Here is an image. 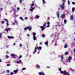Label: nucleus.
Instances as JSON below:
<instances>
[{
	"label": "nucleus",
	"instance_id": "nucleus-1",
	"mask_svg": "<svg viewBox=\"0 0 75 75\" xmlns=\"http://www.w3.org/2000/svg\"><path fill=\"white\" fill-rule=\"evenodd\" d=\"M59 71H60V73L61 74H64V75H70V74L68 73V72H67L66 70H64V71H61V68L60 67L59 69Z\"/></svg>",
	"mask_w": 75,
	"mask_h": 75
},
{
	"label": "nucleus",
	"instance_id": "nucleus-2",
	"mask_svg": "<svg viewBox=\"0 0 75 75\" xmlns=\"http://www.w3.org/2000/svg\"><path fill=\"white\" fill-rule=\"evenodd\" d=\"M38 49V50H41V46L38 47L37 46L36 47H35V48L34 51L33 53V54H34L37 52V49Z\"/></svg>",
	"mask_w": 75,
	"mask_h": 75
},
{
	"label": "nucleus",
	"instance_id": "nucleus-3",
	"mask_svg": "<svg viewBox=\"0 0 75 75\" xmlns=\"http://www.w3.org/2000/svg\"><path fill=\"white\" fill-rule=\"evenodd\" d=\"M46 23H44L43 24V26H41L40 27V28H41V30L42 31H43L45 28H47L46 26Z\"/></svg>",
	"mask_w": 75,
	"mask_h": 75
},
{
	"label": "nucleus",
	"instance_id": "nucleus-4",
	"mask_svg": "<svg viewBox=\"0 0 75 75\" xmlns=\"http://www.w3.org/2000/svg\"><path fill=\"white\" fill-rule=\"evenodd\" d=\"M63 3H62V5L61 4L60 5V7L62 9V10L64 9V6H65V0H62Z\"/></svg>",
	"mask_w": 75,
	"mask_h": 75
},
{
	"label": "nucleus",
	"instance_id": "nucleus-5",
	"mask_svg": "<svg viewBox=\"0 0 75 75\" xmlns=\"http://www.w3.org/2000/svg\"><path fill=\"white\" fill-rule=\"evenodd\" d=\"M32 28V27L31 26H29L28 27H27L26 28H24V30H25V31H26V30H27V29H28L29 30V31H31V29Z\"/></svg>",
	"mask_w": 75,
	"mask_h": 75
},
{
	"label": "nucleus",
	"instance_id": "nucleus-6",
	"mask_svg": "<svg viewBox=\"0 0 75 75\" xmlns=\"http://www.w3.org/2000/svg\"><path fill=\"white\" fill-rule=\"evenodd\" d=\"M34 4H32L30 5V9L29 10V11H33L35 8V7H33V6H34Z\"/></svg>",
	"mask_w": 75,
	"mask_h": 75
},
{
	"label": "nucleus",
	"instance_id": "nucleus-7",
	"mask_svg": "<svg viewBox=\"0 0 75 75\" xmlns=\"http://www.w3.org/2000/svg\"><path fill=\"white\" fill-rule=\"evenodd\" d=\"M71 59H72V57H71V56H69L67 59V62H70L71 61H70V60H71Z\"/></svg>",
	"mask_w": 75,
	"mask_h": 75
},
{
	"label": "nucleus",
	"instance_id": "nucleus-8",
	"mask_svg": "<svg viewBox=\"0 0 75 75\" xmlns=\"http://www.w3.org/2000/svg\"><path fill=\"white\" fill-rule=\"evenodd\" d=\"M11 30V28H6L5 29V31H7V32H8V31H10Z\"/></svg>",
	"mask_w": 75,
	"mask_h": 75
},
{
	"label": "nucleus",
	"instance_id": "nucleus-9",
	"mask_svg": "<svg viewBox=\"0 0 75 75\" xmlns=\"http://www.w3.org/2000/svg\"><path fill=\"white\" fill-rule=\"evenodd\" d=\"M40 16L36 15L35 16V18H36V19H39L40 18Z\"/></svg>",
	"mask_w": 75,
	"mask_h": 75
},
{
	"label": "nucleus",
	"instance_id": "nucleus-10",
	"mask_svg": "<svg viewBox=\"0 0 75 75\" xmlns=\"http://www.w3.org/2000/svg\"><path fill=\"white\" fill-rule=\"evenodd\" d=\"M4 20H5V21H6V25H8V20H7V19H4Z\"/></svg>",
	"mask_w": 75,
	"mask_h": 75
},
{
	"label": "nucleus",
	"instance_id": "nucleus-11",
	"mask_svg": "<svg viewBox=\"0 0 75 75\" xmlns=\"http://www.w3.org/2000/svg\"><path fill=\"white\" fill-rule=\"evenodd\" d=\"M39 75H45V74H44V73L42 72H39L38 73Z\"/></svg>",
	"mask_w": 75,
	"mask_h": 75
},
{
	"label": "nucleus",
	"instance_id": "nucleus-12",
	"mask_svg": "<svg viewBox=\"0 0 75 75\" xmlns=\"http://www.w3.org/2000/svg\"><path fill=\"white\" fill-rule=\"evenodd\" d=\"M33 39L34 41H35L37 40V37L35 36H33Z\"/></svg>",
	"mask_w": 75,
	"mask_h": 75
},
{
	"label": "nucleus",
	"instance_id": "nucleus-13",
	"mask_svg": "<svg viewBox=\"0 0 75 75\" xmlns=\"http://www.w3.org/2000/svg\"><path fill=\"white\" fill-rule=\"evenodd\" d=\"M8 38H9V39H12V38H13L14 37L13 36L11 37L10 36H8Z\"/></svg>",
	"mask_w": 75,
	"mask_h": 75
},
{
	"label": "nucleus",
	"instance_id": "nucleus-14",
	"mask_svg": "<svg viewBox=\"0 0 75 75\" xmlns=\"http://www.w3.org/2000/svg\"><path fill=\"white\" fill-rule=\"evenodd\" d=\"M59 11H57V16L58 18H59Z\"/></svg>",
	"mask_w": 75,
	"mask_h": 75
},
{
	"label": "nucleus",
	"instance_id": "nucleus-15",
	"mask_svg": "<svg viewBox=\"0 0 75 75\" xmlns=\"http://www.w3.org/2000/svg\"><path fill=\"white\" fill-rule=\"evenodd\" d=\"M21 62V60H18L16 62V63H17V64H20Z\"/></svg>",
	"mask_w": 75,
	"mask_h": 75
},
{
	"label": "nucleus",
	"instance_id": "nucleus-16",
	"mask_svg": "<svg viewBox=\"0 0 75 75\" xmlns=\"http://www.w3.org/2000/svg\"><path fill=\"white\" fill-rule=\"evenodd\" d=\"M64 17H65V14H62L61 16V18H64Z\"/></svg>",
	"mask_w": 75,
	"mask_h": 75
},
{
	"label": "nucleus",
	"instance_id": "nucleus-17",
	"mask_svg": "<svg viewBox=\"0 0 75 75\" xmlns=\"http://www.w3.org/2000/svg\"><path fill=\"white\" fill-rule=\"evenodd\" d=\"M17 72H18V70H14L13 71V72L14 74H16Z\"/></svg>",
	"mask_w": 75,
	"mask_h": 75
},
{
	"label": "nucleus",
	"instance_id": "nucleus-18",
	"mask_svg": "<svg viewBox=\"0 0 75 75\" xmlns=\"http://www.w3.org/2000/svg\"><path fill=\"white\" fill-rule=\"evenodd\" d=\"M50 22H47V25H48L47 26V27H49L50 25Z\"/></svg>",
	"mask_w": 75,
	"mask_h": 75
},
{
	"label": "nucleus",
	"instance_id": "nucleus-19",
	"mask_svg": "<svg viewBox=\"0 0 75 75\" xmlns=\"http://www.w3.org/2000/svg\"><path fill=\"white\" fill-rule=\"evenodd\" d=\"M73 16L72 15H71L70 17V20H73Z\"/></svg>",
	"mask_w": 75,
	"mask_h": 75
},
{
	"label": "nucleus",
	"instance_id": "nucleus-20",
	"mask_svg": "<svg viewBox=\"0 0 75 75\" xmlns=\"http://www.w3.org/2000/svg\"><path fill=\"white\" fill-rule=\"evenodd\" d=\"M11 57H14L15 56V54H11Z\"/></svg>",
	"mask_w": 75,
	"mask_h": 75
},
{
	"label": "nucleus",
	"instance_id": "nucleus-21",
	"mask_svg": "<svg viewBox=\"0 0 75 75\" xmlns=\"http://www.w3.org/2000/svg\"><path fill=\"white\" fill-rule=\"evenodd\" d=\"M42 1L43 2V4H47V3L46 2H45V0H42Z\"/></svg>",
	"mask_w": 75,
	"mask_h": 75
},
{
	"label": "nucleus",
	"instance_id": "nucleus-22",
	"mask_svg": "<svg viewBox=\"0 0 75 75\" xmlns=\"http://www.w3.org/2000/svg\"><path fill=\"white\" fill-rule=\"evenodd\" d=\"M19 19H20V20H22V21H24V19L22 17H20Z\"/></svg>",
	"mask_w": 75,
	"mask_h": 75
},
{
	"label": "nucleus",
	"instance_id": "nucleus-23",
	"mask_svg": "<svg viewBox=\"0 0 75 75\" xmlns=\"http://www.w3.org/2000/svg\"><path fill=\"white\" fill-rule=\"evenodd\" d=\"M68 52H65V55H68Z\"/></svg>",
	"mask_w": 75,
	"mask_h": 75
},
{
	"label": "nucleus",
	"instance_id": "nucleus-24",
	"mask_svg": "<svg viewBox=\"0 0 75 75\" xmlns=\"http://www.w3.org/2000/svg\"><path fill=\"white\" fill-rule=\"evenodd\" d=\"M75 11V8L74 7H73L72 8V11L73 12H74V11Z\"/></svg>",
	"mask_w": 75,
	"mask_h": 75
},
{
	"label": "nucleus",
	"instance_id": "nucleus-25",
	"mask_svg": "<svg viewBox=\"0 0 75 75\" xmlns=\"http://www.w3.org/2000/svg\"><path fill=\"white\" fill-rule=\"evenodd\" d=\"M33 36H35V35H36V33L34 32H33Z\"/></svg>",
	"mask_w": 75,
	"mask_h": 75
},
{
	"label": "nucleus",
	"instance_id": "nucleus-26",
	"mask_svg": "<svg viewBox=\"0 0 75 75\" xmlns=\"http://www.w3.org/2000/svg\"><path fill=\"white\" fill-rule=\"evenodd\" d=\"M61 61H62V59H64V57H63V56H61Z\"/></svg>",
	"mask_w": 75,
	"mask_h": 75
},
{
	"label": "nucleus",
	"instance_id": "nucleus-27",
	"mask_svg": "<svg viewBox=\"0 0 75 75\" xmlns=\"http://www.w3.org/2000/svg\"><path fill=\"white\" fill-rule=\"evenodd\" d=\"M22 0L23 1H24V0H19V3H20V4H21V3H22Z\"/></svg>",
	"mask_w": 75,
	"mask_h": 75
},
{
	"label": "nucleus",
	"instance_id": "nucleus-28",
	"mask_svg": "<svg viewBox=\"0 0 75 75\" xmlns=\"http://www.w3.org/2000/svg\"><path fill=\"white\" fill-rule=\"evenodd\" d=\"M64 24H66V23H67V20L66 19H65L64 21Z\"/></svg>",
	"mask_w": 75,
	"mask_h": 75
},
{
	"label": "nucleus",
	"instance_id": "nucleus-29",
	"mask_svg": "<svg viewBox=\"0 0 75 75\" xmlns=\"http://www.w3.org/2000/svg\"><path fill=\"white\" fill-rule=\"evenodd\" d=\"M67 45H65L64 46V47L65 48H67Z\"/></svg>",
	"mask_w": 75,
	"mask_h": 75
},
{
	"label": "nucleus",
	"instance_id": "nucleus-30",
	"mask_svg": "<svg viewBox=\"0 0 75 75\" xmlns=\"http://www.w3.org/2000/svg\"><path fill=\"white\" fill-rule=\"evenodd\" d=\"M14 22L16 24H17V21H16V20H15L14 21Z\"/></svg>",
	"mask_w": 75,
	"mask_h": 75
},
{
	"label": "nucleus",
	"instance_id": "nucleus-31",
	"mask_svg": "<svg viewBox=\"0 0 75 75\" xmlns=\"http://www.w3.org/2000/svg\"><path fill=\"white\" fill-rule=\"evenodd\" d=\"M42 37H43V38H45V35L43 34L42 35Z\"/></svg>",
	"mask_w": 75,
	"mask_h": 75
},
{
	"label": "nucleus",
	"instance_id": "nucleus-32",
	"mask_svg": "<svg viewBox=\"0 0 75 75\" xmlns=\"http://www.w3.org/2000/svg\"><path fill=\"white\" fill-rule=\"evenodd\" d=\"M1 35H2V33H0V40L1 38Z\"/></svg>",
	"mask_w": 75,
	"mask_h": 75
},
{
	"label": "nucleus",
	"instance_id": "nucleus-33",
	"mask_svg": "<svg viewBox=\"0 0 75 75\" xmlns=\"http://www.w3.org/2000/svg\"><path fill=\"white\" fill-rule=\"evenodd\" d=\"M16 13H13V17H15L16 16Z\"/></svg>",
	"mask_w": 75,
	"mask_h": 75
},
{
	"label": "nucleus",
	"instance_id": "nucleus-34",
	"mask_svg": "<svg viewBox=\"0 0 75 75\" xmlns=\"http://www.w3.org/2000/svg\"><path fill=\"white\" fill-rule=\"evenodd\" d=\"M19 46H20V47H23V45H22V44L21 43L19 44Z\"/></svg>",
	"mask_w": 75,
	"mask_h": 75
},
{
	"label": "nucleus",
	"instance_id": "nucleus-35",
	"mask_svg": "<svg viewBox=\"0 0 75 75\" xmlns=\"http://www.w3.org/2000/svg\"><path fill=\"white\" fill-rule=\"evenodd\" d=\"M45 45H47V42H45Z\"/></svg>",
	"mask_w": 75,
	"mask_h": 75
},
{
	"label": "nucleus",
	"instance_id": "nucleus-36",
	"mask_svg": "<svg viewBox=\"0 0 75 75\" xmlns=\"http://www.w3.org/2000/svg\"><path fill=\"white\" fill-rule=\"evenodd\" d=\"M24 19H25V20H27V19H28V17H25L24 18Z\"/></svg>",
	"mask_w": 75,
	"mask_h": 75
},
{
	"label": "nucleus",
	"instance_id": "nucleus-37",
	"mask_svg": "<svg viewBox=\"0 0 75 75\" xmlns=\"http://www.w3.org/2000/svg\"><path fill=\"white\" fill-rule=\"evenodd\" d=\"M26 69V68H23L22 69V70H25Z\"/></svg>",
	"mask_w": 75,
	"mask_h": 75
},
{
	"label": "nucleus",
	"instance_id": "nucleus-38",
	"mask_svg": "<svg viewBox=\"0 0 75 75\" xmlns=\"http://www.w3.org/2000/svg\"><path fill=\"white\" fill-rule=\"evenodd\" d=\"M36 66L37 68H40V66H39V65H36Z\"/></svg>",
	"mask_w": 75,
	"mask_h": 75
},
{
	"label": "nucleus",
	"instance_id": "nucleus-39",
	"mask_svg": "<svg viewBox=\"0 0 75 75\" xmlns=\"http://www.w3.org/2000/svg\"><path fill=\"white\" fill-rule=\"evenodd\" d=\"M68 3L69 5L70 4V3L69 2V1L68 0Z\"/></svg>",
	"mask_w": 75,
	"mask_h": 75
},
{
	"label": "nucleus",
	"instance_id": "nucleus-40",
	"mask_svg": "<svg viewBox=\"0 0 75 75\" xmlns=\"http://www.w3.org/2000/svg\"><path fill=\"white\" fill-rule=\"evenodd\" d=\"M5 57H6V58H9V57H8V55H6V56H5Z\"/></svg>",
	"mask_w": 75,
	"mask_h": 75
},
{
	"label": "nucleus",
	"instance_id": "nucleus-41",
	"mask_svg": "<svg viewBox=\"0 0 75 75\" xmlns=\"http://www.w3.org/2000/svg\"><path fill=\"white\" fill-rule=\"evenodd\" d=\"M72 4H73V5H74V4H75V2H72Z\"/></svg>",
	"mask_w": 75,
	"mask_h": 75
},
{
	"label": "nucleus",
	"instance_id": "nucleus-42",
	"mask_svg": "<svg viewBox=\"0 0 75 75\" xmlns=\"http://www.w3.org/2000/svg\"><path fill=\"white\" fill-rule=\"evenodd\" d=\"M2 10H3V8H0V11H2Z\"/></svg>",
	"mask_w": 75,
	"mask_h": 75
},
{
	"label": "nucleus",
	"instance_id": "nucleus-43",
	"mask_svg": "<svg viewBox=\"0 0 75 75\" xmlns=\"http://www.w3.org/2000/svg\"><path fill=\"white\" fill-rule=\"evenodd\" d=\"M6 72H7V73H9V72H10V71H9V70H7Z\"/></svg>",
	"mask_w": 75,
	"mask_h": 75
},
{
	"label": "nucleus",
	"instance_id": "nucleus-44",
	"mask_svg": "<svg viewBox=\"0 0 75 75\" xmlns=\"http://www.w3.org/2000/svg\"><path fill=\"white\" fill-rule=\"evenodd\" d=\"M19 58H22V55H20L19 57Z\"/></svg>",
	"mask_w": 75,
	"mask_h": 75
},
{
	"label": "nucleus",
	"instance_id": "nucleus-45",
	"mask_svg": "<svg viewBox=\"0 0 75 75\" xmlns=\"http://www.w3.org/2000/svg\"><path fill=\"white\" fill-rule=\"evenodd\" d=\"M13 11L14 13H16V10H15V9L13 10Z\"/></svg>",
	"mask_w": 75,
	"mask_h": 75
},
{
	"label": "nucleus",
	"instance_id": "nucleus-46",
	"mask_svg": "<svg viewBox=\"0 0 75 75\" xmlns=\"http://www.w3.org/2000/svg\"><path fill=\"white\" fill-rule=\"evenodd\" d=\"M1 23H2V24H4V21H1Z\"/></svg>",
	"mask_w": 75,
	"mask_h": 75
},
{
	"label": "nucleus",
	"instance_id": "nucleus-47",
	"mask_svg": "<svg viewBox=\"0 0 75 75\" xmlns=\"http://www.w3.org/2000/svg\"><path fill=\"white\" fill-rule=\"evenodd\" d=\"M12 24L13 25H16V24L14 22Z\"/></svg>",
	"mask_w": 75,
	"mask_h": 75
},
{
	"label": "nucleus",
	"instance_id": "nucleus-48",
	"mask_svg": "<svg viewBox=\"0 0 75 75\" xmlns=\"http://www.w3.org/2000/svg\"><path fill=\"white\" fill-rule=\"evenodd\" d=\"M11 75H13V73L12 72H11Z\"/></svg>",
	"mask_w": 75,
	"mask_h": 75
},
{
	"label": "nucleus",
	"instance_id": "nucleus-49",
	"mask_svg": "<svg viewBox=\"0 0 75 75\" xmlns=\"http://www.w3.org/2000/svg\"><path fill=\"white\" fill-rule=\"evenodd\" d=\"M73 52H75V48L73 49Z\"/></svg>",
	"mask_w": 75,
	"mask_h": 75
},
{
	"label": "nucleus",
	"instance_id": "nucleus-50",
	"mask_svg": "<svg viewBox=\"0 0 75 75\" xmlns=\"http://www.w3.org/2000/svg\"><path fill=\"white\" fill-rule=\"evenodd\" d=\"M17 9L18 10H20V8H17Z\"/></svg>",
	"mask_w": 75,
	"mask_h": 75
},
{
	"label": "nucleus",
	"instance_id": "nucleus-51",
	"mask_svg": "<svg viewBox=\"0 0 75 75\" xmlns=\"http://www.w3.org/2000/svg\"><path fill=\"white\" fill-rule=\"evenodd\" d=\"M40 51H38V54H40Z\"/></svg>",
	"mask_w": 75,
	"mask_h": 75
},
{
	"label": "nucleus",
	"instance_id": "nucleus-52",
	"mask_svg": "<svg viewBox=\"0 0 75 75\" xmlns=\"http://www.w3.org/2000/svg\"><path fill=\"white\" fill-rule=\"evenodd\" d=\"M42 42H40V45H42Z\"/></svg>",
	"mask_w": 75,
	"mask_h": 75
},
{
	"label": "nucleus",
	"instance_id": "nucleus-53",
	"mask_svg": "<svg viewBox=\"0 0 75 75\" xmlns=\"http://www.w3.org/2000/svg\"><path fill=\"white\" fill-rule=\"evenodd\" d=\"M6 54H8V51H7L6 52Z\"/></svg>",
	"mask_w": 75,
	"mask_h": 75
},
{
	"label": "nucleus",
	"instance_id": "nucleus-54",
	"mask_svg": "<svg viewBox=\"0 0 75 75\" xmlns=\"http://www.w3.org/2000/svg\"><path fill=\"white\" fill-rule=\"evenodd\" d=\"M7 66H10V65H9V64H7Z\"/></svg>",
	"mask_w": 75,
	"mask_h": 75
},
{
	"label": "nucleus",
	"instance_id": "nucleus-55",
	"mask_svg": "<svg viewBox=\"0 0 75 75\" xmlns=\"http://www.w3.org/2000/svg\"><path fill=\"white\" fill-rule=\"evenodd\" d=\"M27 35L28 37H30V35H29L27 34Z\"/></svg>",
	"mask_w": 75,
	"mask_h": 75
},
{
	"label": "nucleus",
	"instance_id": "nucleus-56",
	"mask_svg": "<svg viewBox=\"0 0 75 75\" xmlns=\"http://www.w3.org/2000/svg\"><path fill=\"white\" fill-rule=\"evenodd\" d=\"M35 6H36V7H38V6H37V5H35Z\"/></svg>",
	"mask_w": 75,
	"mask_h": 75
},
{
	"label": "nucleus",
	"instance_id": "nucleus-57",
	"mask_svg": "<svg viewBox=\"0 0 75 75\" xmlns=\"http://www.w3.org/2000/svg\"><path fill=\"white\" fill-rule=\"evenodd\" d=\"M13 45H16V43H13Z\"/></svg>",
	"mask_w": 75,
	"mask_h": 75
},
{
	"label": "nucleus",
	"instance_id": "nucleus-58",
	"mask_svg": "<svg viewBox=\"0 0 75 75\" xmlns=\"http://www.w3.org/2000/svg\"><path fill=\"white\" fill-rule=\"evenodd\" d=\"M1 59H0V62H1Z\"/></svg>",
	"mask_w": 75,
	"mask_h": 75
},
{
	"label": "nucleus",
	"instance_id": "nucleus-59",
	"mask_svg": "<svg viewBox=\"0 0 75 75\" xmlns=\"http://www.w3.org/2000/svg\"><path fill=\"white\" fill-rule=\"evenodd\" d=\"M30 57V58H31V56H29Z\"/></svg>",
	"mask_w": 75,
	"mask_h": 75
},
{
	"label": "nucleus",
	"instance_id": "nucleus-60",
	"mask_svg": "<svg viewBox=\"0 0 75 75\" xmlns=\"http://www.w3.org/2000/svg\"><path fill=\"white\" fill-rule=\"evenodd\" d=\"M58 26H59V27H60V25H58Z\"/></svg>",
	"mask_w": 75,
	"mask_h": 75
},
{
	"label": "nucleus",
	"instance_id": "nucleus-61",
	"mask_svg": "<svg viewBox=\"0 0 75 75\" xmlns=\"http://www.w3.org/2000/svg\"><path fill=\"white\" fill-rule=\"evenodd\" d=\"M58 10H60V8H58Z\"/></svg>",
	"mask_w": 75,
	"mask_h": 75
},
{
	"label": "nucleus",
	"instance_id": "nucleus-62",
	"mask_svg": "<svg viewBox=\"0 0 75 75\" xmlns=\"http://www.w3.org/2000/svg\"><path fill=\"white\" fill-rule=\"evenodd\" d=\"M48 42H47V45H48Z\"/></svg>",
	"mask_w": 75,
	"mask_h": 75
},
{
	"label": "nucleus",
	"instance_id": "nucleus-63",
	"mask_svg": "<svg viewBox=\"0 0 75 75\" xmlns=\"http://www.w3.org/2000/svg\"><path fill=\"white\" fill-rule=\"evenodd\" d=\"M7 75H10V74H7Z\"/></svg>",
	"mask_w": 75,
	"mask_h": 75
},
{
	"label": "nucleus",
	"instance_id": "nucleus-64",
	"mask_svg": "<svg viewBox=\"0 0 75 75\" xmlns=\"http://www.w3.org/2000/svg\"><path fill=\"white\" fill-rule=\"evenodd\" d=\"M74 34H75V32L74 33Z\"/></svg>",
	"mask_w": 75,
	"mask_h": 75
}]
</instances>
